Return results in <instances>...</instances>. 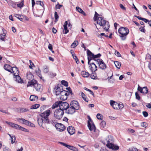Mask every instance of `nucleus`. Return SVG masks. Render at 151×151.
Here are the masks:
<instances>
[{
    "mask_svg": "<svg viewBox=\"0 0 151 151\" xmlns=\"http://www.w3.org/2000/svg\"><path fill=\"white\" fill-rule=\"evenodd\" d=\"M50 113L51 111L49 109L40 114V116L41 117V119H38L37 121L39 125L42 128H44L42 126V123H49L48 116L50 115Z\"/></svg>",
    "mask_w": 151,
    "mask_h": 151,
    "instance_id": "obj_1",
    "label": "nucleus"
},
{
    "mask_svg": "<svg viewBox=\"0 0 151 151\" xmlns=\"http://www.w3.org/2000/svg\"><path fill=\"white\" fill-rule=\"evenodd\" d=\"M97 18L96 20L97 24L102 27L104 29L107 31L109 27V22L106 21L101 17H99Z\"/></svg>",
    "mask_w": 151,
    "mask_h": 151,
    "instance_id": "obj_2",
    "label": "nucleus"
},
{
    "mask_svg": "<svg viewBox=\"0 0 151 151\" xmlns=\"http://www.w3.org/2000/svg\"><path fill=\"white\" fill-rule=\"evenodd\" d=\"M118 32L121 35L120 37L122 38V40H124L126 39L127 35L129 32V29L126 27H121L118 30Z\"/></svg>",
    "mask_w": 151,
    "mask_h": 151,
    "instance_id": "obj_3",
    "label": "nucleus"
},
{
    "mask_svg": "<svg viewBox=\"0 0 151 151\" xmlns=\"http://www.w3.org/2000/svg\"><path fill=\"white\" fill-rule=\"evenodd\" d=\"M64 114V111L63 110L57 109L54 112V116L56 119L60 120Z\"/></svg>",
    "mask_w": 151,
    "mask_h": 151,
    "instance_id": "obj_4",
    "label": "nucleus"
},
{
    "mask_svg": "<svg viewBox=\"0 0 151 151\" xmlns=\"http://www.w3.org/2000/svg\"><path fill=\"white\" fill-rule=\"evenodd\" d=\"M110 104L115 109H122L124 105L122 103H118L117 102L113 100L110 101Z\"/></svg>",
    "mask_w": 151,
    "mask_h": 151,
    "instance_id": "obj_5",
    "label": "nucleus"
},
{
    "mask_svg": "<svg viewBox=\"0 0 151 151\" xmlns=\"http://www.w3.org/2000/svg\"><path fill=\"white\" fill-rule=\"evenodd\" d=\"M87 54L88 55V64H89L90 61L92 59H95L99 57L101 55L99 53L96 55H94L89 50H87Z\"/></svg>",
    "mask_w": 151,
    "mask_h": 151,
    "instance_id": "obj_6",
    "label": "nucleus"
},
{
    "mask_svg": "<svg viewBox=\"0 0 151 151\" xmlns=\"http://www.w3.org/2000/svg\"><path fill=\"white\" fill-rule=\"evenodd\" d=\"M64 29L63 33L64 34H66L69 32V29H71L72 28V25L68 21H65L63 25Z\"/></svg>",
    "mask_w": 151,
    "mask_h": 151,
    "instance_id": "obj_7",
    "label": "nucleus"
},
{
    "mask_svg": "<svg viewBox=\"0 0 151 151\" xmlns=\"http://www.w3.org/2000/svg\"><path fill=\"white\" fill-rule=\"evenodd\" d=\"M106 143H104V145H105L109 149L116 151L118 150L119 149V146L117 145H114L110 142H106Z\"/></svg>",
    "mask_w": 151,
    "mask_h": 151,
    "instance_id": "obj_8",
    "label": "nucleus"
},
{
    "mask_svg": "<svg viewBox=\"0 0 151 151\" xmlns=\"http://www.w3.org/2000/svg\"><path fill=\"white\" fill-rule=\"evenodd\" d=\"M88 119L89 120L88 122V126L89 129L91 131L95 132L96 130V127L89 116H88Z\"/></svg>",
    "mask_w": 151,
    "mask_h": 151,
    "instance_id": "obj_9",
    "label": "nucleus"
},
{
    "mask_svg": "<svg viewBox=\"0 0 151 151\" xmlns=\"http://www.w3.org/2000/svg\"><path fill=\"white\" fill-rule=\"evenodd\" d=\"M97 61L100 69L102 70H105L106 68V65L101 59H97Z\"/></svg>",
    "mask_w": 151,
    "mask_h": 151,
    "instance_id": "obj_10",
    "label": "nucleus"
},
{
    "mask_svg": "<svg viewBox=\"0 0 151 151\" xmlns=\"http://www.w3.org/2000/svg\"><path fill=\"white\" fill-rule=\"evenodd\" d=\"M14 16L15 17L22 22L25 21H28L29 20V18L24 15L15 14Z\"/></svg>",
    "mask_w": 151,
    "mask_h": 151,
    "instance_id": "obj_11",
    "label": "nucleus"
},
{
    "mask_svg": "<svg viewBox=\"0 0 151 151\" xmlns=\"http://www.w3.org/2000/svg\"><path fill=\"white\" fill-rule=\"evenodd\" d=\"M57 130L59 132H63L65 129V126L61 123H57L55 125Z\"/></svg>",
    "mask_w": 151,
    "mask_h": 151,
    "instance_id": "obj_12",
    "label": "nucleus"
},
{
    "mask_svg": "<svg viewBox=\"0 0 151 151\" xmlns=\"http://www.w3.org/2000/svg\"><path fill=\"white\" fill-rule=\"evenodd\" d=\"M69 106V104L67 103L61 101L60 105V108L59 109L63 111L65 110L66 111Z\"/></svg>",
    "mask_w": 151,
    "mask_h": 151,
    "instance_id": "obj_13",
    "label": "nucleus"
},
{
    "mask_svg": "<svg viewBox=\"0 0 151 151\" xmlns=\"http://www.w3.org/2000/svg\"><path fill=\"white\" fill-rule=\"evenodd\" d=\"M70 106L76 110H78L79 109V105L78 102L75 101H72L70 104Z\"/></svg>",
    "mask_w": 151,
    "mask_h": 151,
    "instance_id": "obj_14",
    "label": "nucleus"
},
{
    "mask_svg": "<svg viewBox=\"0 0 151 151\" xmlns=\"http://www.w3.org/2000/svg\"><path fill=\"white\" fill-rule=\"evenodd\" d=\"M88 64L89 65V68L91 72H94L97 70V67L94 63H89Z\"/></svg>",
    "mask_w": 151,
    "mask_h": 151,
    "instance_id": "obj_15",
    "label": "nucleus"
},
{
    "mask_svg": "<svg viewBox=\"0 0 151 151\" xmlns=\"http://www.w3.org/2000/svg\"><path fill=\"white\" fill-rule=\"evenodd\" d=\"M137 90L140 91L141 93L146 94L148 92V89L146 87H144L143 88H142L139 86V85H138Z\"/></svg>",
    "mask_w": 151,
    "mask_h": 151,
    "instance_id": "obj_16",
    "label": "nucleus"
},
{
    "mask_svg": "<svg viewBox=\"0 0 151 151\" xmlns=\"http://www.w3.org/2000/svg\"><path fill=\"white\" fill-rule=\"evenodd\" d=\"M10 72L13 73L14 76H18L19 74V71L17 68L15 67H12L11 69Z\"/></svg>",
    "mask_w": 151,
    "mask_h": 151,
    "instance_id": "obj_17",
    "label": "nucleus"
},
{
    "mask_svg": "<svg viewBox=\"0 0 151 151\" xmlns=\"http://www.w3.org/2000/svg\"><path fill=\"white\" fill-rule=\"evenodd\" d=\"M37 82L36 80H32L29 81L27 85V87L33 86L34 87L37 84Z\"/></svg>",
    "mask_w": 151,
    "mask_h": 151,
    "instance_id": "obj_18",
    "label": "nucleus"
},
{
    "mask_svg": "<svg viewBox=\"0 0 151 151\" xmlns=\"http://www.w3.org/2000/svg\"><path fill=\"white\" fill-rule=\"evenodd\" d=\"M67 130L70 135H73L75 133V130L74 127L72 126H69L68 127Z\"/></svg>",
    "mask_w": 151,
    "mask_h": 151,
    "instance_id": "obj_19",
    "label": "nucleus"
},
{
    "mask_svg": "<svg viewBox=\"0 0 151 151\" xmlns=\"http://www.w3.org/2000/svg\"><path fill=\"white\" fill-rule=\"evenodd\" d=\"M68 109L66 110V112L68 114H72L75 112L76 110L71 106L70 107H69Z\"/></svg>",
    "mask_w": 151,
    "mask_h": 151,
    "instance_id": "obj_20",
    "label": "nucleus"
},
{
    "mask_svg": "<svg viewBox=\"0 0 151 151\" xmlns=\"http://www.w3.org/2000/svg\"><path fill=\"white\" fill-rule=\"evenodd\" d=\"M18 121L22 124H24L27 125H29V122L24 119L20 118L18 119Z\"/></svg>",
    "mask_w": 151,
    "mask_h": 151,
    "instance_id": "obj_21",
    "label": "nucleus"
},
{
    "mask_svg": "<svg viewBox=\"0 0 151 151\" xmlns=\"http://www.w3.org/2000/svg\"><path fill=\"white\" fill-rule=\"evenodd\" d=\"M36 91H40L42 89V86L38 84V83L34 87Z\"/></svg>",
    "mask_w": 151,
    "mask_h": 151,
    "instance_id": "obj_22",
    "label": "nucleus"
},
{
    "mask_svg": "<svg viewBox=\"0 0 151 151\" xmlns=\"http://www.w3.org/2000/svg\"><path fill=\"white\" fill-rule=\"evenodd\" d=\"M81 74L83 77L84 78H87L90 76L89 73L85 71H82Z\"/></svg>",
    "mask_w": 151,
    "mask_h": 151,
    "instance_id": "obj_23",
    "label": "nucleus"
},
{
    "mask_svg": "<svg viewBox=\"0 0 151 151\" xmlns=\"http://www.w3.org/2000/svg\"><path fill=\"white\" fill-rule=\"evenodd\" d=\"M12 68V67L10 65L8 64H5L4 66V69L5 70L9 72H10L11 69Z\"/></svg>",
    "mask_w": 151,
    "mask_h": 151,
    "instance_id": "obj_24",
    "label": "nucleus"
},
{
    "mask_svg": "<svg viewBox=\"0 0 151 151\" xmlns=\"http://www.w3.org/2000/svg\"><path fill=\"white\" fill-rule=\"evenodd\" d=\"M80 94L81 96L83 99L86 102L88 101V99L87 98L86 95L82 92H80Z\"/></svg>",
    "mask_w": 151,
    "mask_h": 151,
    "instance_id": "obj_25",
    "label": "nucleus"
},
{
    "mask_svg": "<svg viewBox=\"0 0 151 151\" xmlns=\"http://www.w3.org/2000/svg\"><path fill=\"white\" fill-rule=\"evenodd\" d=\"M90 77L91 79H97L96 74L94 72H92L91 74Z\"/></svg>",
    "mask_w": 151,
    "mask_h": 151,
    "instance_id": "obj_26",
    "label": "nucleus"
},
{
    "mask_svg": "<svg viewBox=\"0 0 151 151\" xmlns=\"http://www.w3.org/2000/svg\"><path fill=\"white\" fill-rule=\"evenodd\" d=\"M38 97L37 96L35 95H31L29 99L30 101H35L38 100Z\"/></svg>",
    "mask_w": 151,
    "mask_h": 151,
    "instance_id": "obj_27",
    "label": "nucleus"
},
{
    "mask_svg": "<svg viewBox=\"0 0 151 151\" xmlns=\"http://www.w3.org/2000/svg\"><path fill=\"white\" fill-rule=\"evenodd\" d=\"M36 73L37 75L41 79L44 81L43 78H42V77L40 70L39 69H38L37 70H36Z\"/></svg>",
    "mask_w": 151,
    "mask_h": 151,
    "instance_id": "obj_28",
    "label": "nucleus"
},
{
    "mask_svg": "<svg viewBox=\"0 0 151 151\" xmlns=\"http://www.w3.org/2000/svg\"><path fill=\"white\" fill-rule=\"evenodd\" d=\"M55 93L56 95H59L61 91L60 90V88L57 86L55 88Z\"/></svg>",
    "mask_w": 151,
    "mask_h": 151,
    "instance_id": "obj_29",
    "label": "nucleus"
},
{
    "mask_svg": "<svg viewBox=\"0 0 151 151\" xmlns=\"http://www.w3.org/2000/svg\"><path fill=\"white\" fill-rule=\"evenodd\" d=\"M28 111L29 110L26 108H20L18 110V111L20 113L25 112Z\"/></svg>",
    "mask_w": 151,
    "mask_h": 151,
    "instance_id": "obj_30",
    "label": "nucleus"
},
{
    "mask_svg": "<svg viewBox=\"0 0 151 151\" xmlns=\"http://www.w3.org/2000/svg\"><path fill=\"white\" fill-rule=\"evenodd\" d=\"M76 10H77L80 13H81L84 16L86 15V14L85 12L80 8L79 7L77 6L76 7Z\"/></svg>",
    "mask_w": 151,
    "mask_h": 151,
    "instance_id": "obj_31",
    "label": "nucleus"
},
{
    "mask_svg": "<svg viewBox=\"0 0 151 151\" xmlns=\"http://www.w3.org/2000/svg\"><path fill=\"white\" fill-rule=\"evenodd\" d=\"M27 78L29 80L33 78V76L32 74L29 72H27Z\"/></svg>",
    "mask_w": 151,
    "mask_h": 151,
    "instance_id": "obj_32",
    "label": "nucleus"
},
{
    "mask_svg": "<svg viewBox=\"0 0 151 151\" xmlns=\"http://www.w3.org/2000/svg\"><path fill=\"white\" fill-rule=\"evenodd\" d=\"M60 101H59L56 102L55 104H54L52 107V109H55V108L57 107L58 106L60 107Z\"/></svg>",
    "mask_w": 151,
    "mask_h": 151,
    "instance_id": "obj_33",
    "label": "nucleus"
},
{
    "mask_svg": "<svg viewBox=\"0 0 151 151\" xmlns=\"http://www.w3.org/2000/svg\"><path fill=\"white\" fill-rule=\"evenodd\" d=\"M67 148L69 149L72 150L73 151H78V149L73 146L70 145H68V147H67Z\"/></svg>",
    "mask_w": 151,
    "mask_h": 151,
    "instance_id": "obj_34",
    "label": "nucleus"
},
{
    "mask_svg": "<svg viewBox=\"0 0 151 151\" xmlns=\"http://www.w3.org/2000/svg\"><path fill=\"white\" fill-rule=\"evenodd\" d=\"M78 42L77 41H75L71 44V47L73 48H75L78 45Z\"/></svg>",
    "mask_w": 151,
    "mask_h": 151,
    "instance_id": "obj_35",
    "label": "nucleus"
},
{
    "mask_svg": "<svg viewBox=\"0 0 151 151\" xmlns=\"http://www.w3.org/2000/svg\"><path fill=\"white\" fill-rule=\"evenodd\" d=\"M114 63L116 67L118 69H120L121 66V63L117 61H116L114 62Z\"/></svg>",
    "mask_w": 151,
    "mask_h": 151,
    "instance_id": "obj_36",
    "label": "nucleus"
},
{
    "mask_svg": "<svg viewBox=\"0 0 151 151\" xmlns=\"http://www.w3.org/2000/svg\"><path fill=\"white\" fill-rule=\"evenodd\" d=\"M14 76L16 78V81H17L19 83H21L22 80L20 77L19 76V75H18V76Z\"/></svg>",
    "mask_w": 151,
    "mask_h": 151,
    "instance_id": "obj_37",
    "label": "nucleus"
},
{
    "mask_svg": "<svg viewBox=\"0 0 151 151\" xmlns=\"http://www.w3.org/2000/svg\"><path fill=\"white\" fill-rule=\"evenodd\" d=\"M40 105L38 104H36L32 105L30 107L31 109H36L38 108L40 106Z\"/></svg>",
    "mask_w": 151,
    "mask_h": 151,
    "instance_id": "obj_38",
    "label": "nucleus"
},
{
    "mask_svg": "<svg viewBox=\"0 0 151 151\" xmlns=\"http://www.w3.org/2000/svg\"><path fill=\"white\" fill-rule=\"evenodd\" d=\"M54 17L55 18V22H56L58 20L59 18V16L58 14L56 12H55L54 13Z\"/></svg>",
    "mask_w": 151,
    "mask_h": 151,
    "instance_id": "obj_39",
    "label": "nucleus"
},
{
    "mask_svg": "<svg viewBox=\"0 0 151 151\" xmlns=\"http://www.w3.org/2000/svg\"><path fill=\"white\" fill-rule=\"evenodd\" d=\"M43 70L44 73H47L49 71L47 67V66H44L43 68Z\"/></svg>",
    "mask_w": 151,
    "mask_h": 151,
    "instance_id": "obj_40",
    "label": "nucleus"
},
{
    "mask_svg": "<svg viewBox=\"0 0 151 151\" xmlns=\"http://www.w3.org/2000/svg\"><path fill=\"white\" fill-rule=\"evenodd\" d=\"M18 129L21 130L22 131H23L24 132H28V130L27 129H26L25 128H24L23 127H21V126H20V125L19 126Z\"/></svg>",
    "mask_w": 151,
    "mask_h": 151,
    "instance_id": "obj_41",
    "label": "nucleus"
},
{
    "mask_svg": "<svg viewBox=\"0 0 151 151\" xmlns=\"http://www.w3.org/2000/svg\"><path fill=\"white\" fill-rule=\"evenodd\" d=\"M96 117L98 119L102 120L103 119V116L101 114L98 113L97 114Z\"/></svg>",
    "mask_w": 151,
    "mask_h": 151,
    "instance_id": "obj_42",
    "label": "nucleus"
},
{
    "mask_svg": "<svg viewBox=\"0 0 151 151\" xmlns=\"http://www.w3.org/2000/svg\"><path fill=\"white\" fill-rule=\"evenodd\" d=\"M99 15L96 12H95V14L93 17L94 20V21H96V20L97 18L99 17H100Z\"/></svg>",
    "mask_w": 151,
    "mask_h": 151,
    "instance_id": "obj_43",
    "label": "nucleus"
},
{
    "mask_svg": "<svg viewBox=\"0 0 151 151\" xmlns=\"http://www.w3.org/2000/svg\"><path fill=\"white\" fill-rule=\"evenodd\" d=\"M62 84L65 86H67L68 85V83L66 81L62 80L61 81Z\"/></svg>",
    "mask_w": 151,
    "mask_h": 151,
    "instance_id": "obj_44",
    "label": "nucleus"
},
{
    "mask_svg": "<svg viewBox=\"0 0 151 151\" xmlns=\"http://www.w3.org/2000/svg\"><path fill=\"white\" fill-rule=\"evenodd\" d=\"M1 39L2 40H4L6 37V34L4 33H3L2 34L0 35Z\"/></svg>",
    "mask_w": 151,
    "mask_h": 151,
    "instance_id": "obj_45",
    "label": "nucleus"
},
{
    "mask_svg": "<svg viewBox=\"0 0 151 151\" xmlns=\"http://www.w3.org/2000/svg\"><path fill=\"white\" fill-rule=\"evenodd\" d=\"M108 139L107 142H111L114 140L113 137L111 135L108 136Z\"/></svg>",
    "mask_w": 151,
    "mask_h": 151,
    "instance_id": "obj_46",
    "label": "nucleus"
},
{
    "mask_svg": "<svg viewBox=\"0 0 151 151\" xmlns=\"http://www.w3.org/2000/svg\"><path fill=\"white\" fill-rule=\"evenodd\" d=\"M72 54L73 56V58L76 60V63H78L79 61L77 56L76 55H75L74 54H73L72 53Z\"/></svg>",
    "mask_w": 151,
    "mask_h": 151,
    "instance_id": "obj_47",
    "label": "nucleus"
},
{
    "mask_svg": "<svg viewBox=\"0 0 151 151\" xmlns=\"http://www.w3.org/2000/svg\"><path fill=\"white\" fill-rule=\"evenodd\" d=\"M24 5V3L23 1H22L20 3L18 4H17V7L21 8L23 7Z\"/></svg>",
    "mask_w": 151,
    "mask_h": 151,
    "instance_id": "obj_48",
    "label": "nucleus"
},
{
    "mask_svg": "<svg viewBox=\"0 0 151 151\" xmlns=\"http://www.w3.org/2000/svg\"><path fill=\"white\" fill-rule=\"evenodd\" d=\"M29 61L30 64V65H29V68L31 69H32L33 67H35V65L31 60H30Z\"/></svg>",
    "mask_w": 151,
    "mask_h": 151,
    "instance_id": "obj_49",
    "label": "nucleus"
},
{
    "mask_svg": "<svg viewBox=\"0 0 151 151\" xmlns=\"http://www.w3.org/2000/svg\"><path fill=\"white\" fill-rule=\"evenodd\" d=\"M67 96L65 95H64L61 96H60V99L61 100H65L67 99Z\"/></svg>",
    "mask_w": 151,
    "mask_h": 151,
    "instance_id": "obj_50",
    "label": "nucleus"
},
{
    "mask_svg": "<svg viewBox=\"0 0 151 151\" xmlns=\"http://www.w3.org/2000/svg\"><path fill=\"white\" fill-rule=\"evenodd\" d=\"M106 126V122L104 121L101 122V126L104 128Z\"/></svg>",
    "mask_w": 151,
    "mask_h": 151,
    "instance_id": "obj_51",
    "label": "nucleus"
},
{
    "mask_svg": "<svg viewBox=\"0 0 151 151\" xmlns=\"http://www.w3.org/2000/svg\"><path fill=\"white\" fill-rule=\"evenodd\" d=\"M135 95L136 99L138 100H139L140 98L139 94L137 92H136L135 93Z\"/></svg>",
    "mask_w": 151,
    "mask_h": 151,
    "instance_id": "obj_52",
    "label": "nucleus"
},
{
    "mask_svg": "<svg viewBox=\"0 0 151 151\" xmlns=\"http://www.w3.org/2000/svg\"><path fill=\"white\" fill-rule=\"evenodd\" d=\"M19 126V125H18V124L14 123V124L13 125L12 127L16 129H18Z\"/></svg>",
    "mask_w": 151,
    "mask_h": 151,
    "instance_id": "obj_53",
    "label": "nucleus"
},
{
    "mask_svg": "<svg viewBox=\"0 0 151 151\" xmlns=\"http://www.w3.org/2000/svg\"><path fill=\"white\" fill-rule=\"evenodd\" d=\"M8 125H9L10 127H12L13 125L14 124V123L12 122H8L7 121L5 122Z\"/></svg>",
    "mask_w": 151,
    "mask_h": 151,
    "instance_id": "obj_54",
    "label": "nucleus"
},
{
    "mask_svg": "<svg viewBox=\"0 0 151 151\" xmlns=\"http://www.w3.org/2000/svg\"><path fill=\"white\" fill-rule=\"evenodd\" d=\"M146 58L151 60V55L149 53H147L146 55Z\"/></svg>",
    "mask_w": 151,
    "mask_h": 151,
    "instance_id": "obj_55",
    "label": "nucleus"
},
{
    "mask_svg": "<svg viewBox=\"0 0 151 151\" xmlns=\"http://www.w3.org/2000/svg\"><path fill=\"white\" fill-rule=\"evenodd\" d=\"M9 135L11 137V142H15L16 140L15 137L14 136H11L10 134H9Z\"/></svg>",
    "mask_w": 151,
    "mask_h": 151,
    "instance_id": "obj_56",
    "label": "nucleus"
},
{
    "mask_svg": "<svg viewBox=\"0 0 151 151\" xmlns=\"http://www.w3.org/2000/svg\"><path fill=\"white\" fill-rule=\"evenodd\" d=\"M119 6L122 10L124 11H125L126 10L125 7L122 4H119Z\"/></svg>",
    "mask_w": 151,
    "mask_h": 151,
    "instance_id": "obj_57",
    "label": "nucleus"
},
{
    "mask_svg": "<svg viewBox=\"0 0 151 151\" xmlns=\"http://www.w3.org/2000/svg\"><path fill=\"white\" fill-rule=\"evenodd\" d=\"M142 114L145 117H147L148 116V113L146 111H143L142 112Z\"/></svg>",
    "mask_w": 151,
    "mask_h": 151,
    "instance_id": "obj_58",
    "label": "nucleus"
},
{
    "mask_svg": "<svg viewBox=\"0 0 151 151\" xmlns=\"http://www.w3.org/2000/svg\"><path fill=\"white\" fill-rule=\"evenodd\" d=\"M128 151H138V150L136 148L133 147L130 148Z\"/></svg>",
    "mask_w": 151,
    "mask_h": 151,
    "instance_id": "obj_59",
    "label": "nucleus"
},
{
    "mask_svg": "<svg viewBox=\"0 0 151 151\" xmlns=\"http://www.w3.org/2000/svg\"><path fill=\"white\" fill-rule=\"evenodd\" d=\"M141 126L142 127H147L146 126V123L145 122H142L141 123Z\"/></svg>",
    "mask_w": 151,
    "mask_h": 151,
    "instance_id": "obj_60",
    "label": "nucleus"
},
{
    "mask_svg": "<svg viewBox=\"0 0 151 151\" xmlns=\"http://www.w3.org/2000/svg\"><path fill=\"white\" fill-rule=\"evenodd\" d=\"M61 7H62L61 5H60V4H58L56 5L55 9H60Z\"/></svg>",
    "mask_w": 151,
    "mask_h": 151,
    "instance_id": "obj_61",
    "label": "nucleus"
},
{
    "mask_svg": "<svg viewBox=\"0 0 151 151\" xmlns=\"http://www.w3.org/2000/svg\"><path fill=\"white\" fill-rule=\"evenodd\" d=\"M115 54L118 57H120L121 56L120 54L117 51H115Z\"/></svg>",
    "mask_w": 151,
    "mask_h": 151,
    "instance_id": "obj_62",
    "label": "nucleus"
},
{
    "mask_svg": "<svg viewBox=\"0 0 151 151\" xmlns=\"http://www.w3.org/2000/svg\"><path fill=\"white\" fill-rule=\"evenodd\" d=\"M128 131L130 133H133L135 132L134 130L131 129H128Z\"/></svg>",
    "mask_w": 151,
    "mask_h": 151,
    "instance_id": "obj_63",
    "label": "nucleus"
},
{
    "mask_svg": "<svg viewBox=\"0 0 151 151\" xmlns=\"http://www.w3.org/2000/svg\"><path fill=\"white\" fill-rule=\"evenodd\" d=\"M3 150L4 151H10L8 147H5L4 146H3Z\"/></svg>",
    "mask_w": 151,
    "mask_h": 151,
    "instance_id": "obj_64",
    "label": "nucleus"
}]
</instances>
